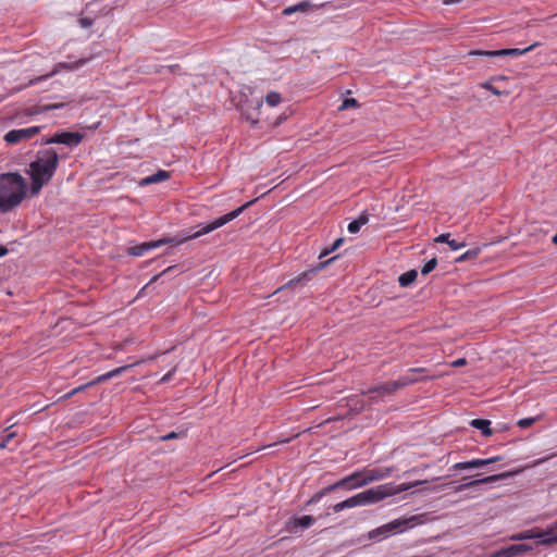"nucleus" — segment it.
I'll return each instance as SVG.
<instances>
[{"mask_svg":"<svg viewBox=\"0 0 557 557\" xmlns=\"http://www.w3.org/2000/svg\"><path fill=\"white\" fill-rule=\"evenodd\" d=\"M314 522V518L312 516H302L300 518L294 519V527H300L302 529L310 528Z\"/></svg>","mask_w":557,"mask_h":557,"instance_id":"26","label":"nucleus"},{"mask_svg":"<svg viewBox=\"0 0 557 557\" xmlns=\"http://www.w3.org/2000/svg\"><path fill=\"white\" fill-rule=\"evenodd\" d=\"M169 177H170V173L168 171L159 170L157 173L141 178L139 182V185L147 186V185H151V184H158V183L166 181Z\"/></svg>","mask_w":557,"mask_h":557,"instance_id":"17","label":"nucleus"},{"mask_svg":"<svg viewBox=\"0 0 557 557\" xmlns=\"http://www.w3.org/2000/svg\"><path fill=\"white\" fill-rule=\"evenodd\" d=\"M83 140V135L78 132H62L45 139L44 144H62L67 147H76Z\"/></svg>","mask_w":557,"mask_h":557,"instance_id":"8","label":"nucleus"},{"mask_svg":"<svg viewBox=\"0 0 557 557\" xmlns=\"http://www.w3.org/2000/svg\"><path fill=\"white\" fill-rule=\"evenodd\" d=\"M388 487L383 484L359 493L362 506L377 504L388 497Z\"/></svg>","mask_w":557,"mask_h":557,"instance_id":"6","label":"nucleus"},{"mask_svg":"<svg viewBox=\"0 0 557 557\" xmlns=\"http://www.w3.org/2000/svg\"><path fill=\"white\" fill-rule=\"evenodd\" d=\"M503 458L500 456H494V457H491V458H486V461H487V465H491V463L500 461Z\"/></svg>","mask_w":557,"mask_h":557,"instance_id":"45","label":"nucleus"},{"mask_svg":"<svg viewBox=\"0 0 557 557\" xmlns=\"http://www.w3.org/2000/svg\"><path fill=\"white\" fill-rule=\"evenodd\" d=\"M261 106H262V102H261V101L257 102V109H260V108H261Z\"/></svg>","mask_w":557,"mask_h":557,"instance_id":"52","label":"nucleus"},{"mask_svg":"<svg viewBox=\"0 0 557 557\" xmlns=\"http://www.w3.org/2000/svg\"><path fill=\"white\" fill-rule=\"evenodd\" d=\"M525 548L527 547L523 544L511 545L510 547H508L507 549L504 550V555L506 557L519 555V554H522L525 550Z\"/></svg>","mask_w":557,"mask_h":557,"instance_id":"29","label":"nucleus"},{"mask_svg":"<svg viewBox=\"0 0 557 557\" xmlns=\"http://www.w3.org/2000/svg\"><path fill=\"white\" fill-rule=\"evenodd\" d=\"M487 466L486 459L475 458L468 461L457 462L453 466L455 470L479 469Z\"/></svg>","mask_w":557,"mask_h":557,"instance_id":"18","label":"nucleus"},{"mask_svg":"<svg viewBox=\"0 0 557 557\" xmlns=\"http://www.w3.org/2000/svg\"><path fill=\"white\" fill-rule=\"evenodd\" d=\"M516 540H536L540 544V531L528 530L515 536Z\"/></svg>","mask_w":557,"mask_h":557,"instance_id":"27","label":"nucleus"},{"mask_svg":"<svg viewBox=\"0 0 557 557\" xmlns=\"http://www.w3.org/2000/svg\"><path fill=\"white\" fill-rule=\"evenodd\" d=\"M360 225L359 223L355 220V221H351L349 224H348V232L354 234V233H357L359 230H360Z\"/></svg>","mask_w":557,"mask_h":557,"instance_id":"39","label":"nucleus"},{"mask_svg":"<svg viewBox=\"0 0 557 557\" xmlns=\"http://www.w3.org/2000/svg\"><path fill=\"white\" fill-rule=\"evenodd\" d=\"M343 242H344L343 238H337L330 248L320 252L319 259H322L325 256H327L329 253H331L332 251L336 250L342 245Z\"/></svg>","mask_w":557,"mask_h":557,"instance_id":"31","label":"nucleus"},{"mask_svg":"<svg viewBox=\"0 0 557 557\" xmlns=\"http://www.w3.org/2000/svg\"><path fill=\"white\" fill-rule=\"evenodd\" d=\"M92 20L91 18H88V17H82L79 18L78 23L82 27L84 28H88L92 25Z\"/></svg>","mask_w":557,"mask_h":557,"instance_id":"40","label":"nucleus"},{"mask_svg":"<svg viewBox=\"0 0 557 557\" xmlns=\"http://www.w3.org/2000/svg\"><path fill=\"white\" fill-rule=\"evenodd\" d=\"M437 264V260L436 258H432L431 260H429L421 269V274L422 275H426L429 274L430 272H432L435 267Z\"/></svg>","mask_w":557,"mask_h":557,"instance_id":"32","label":"nucleus"},{"mask_svg":"<svg viewBox=\"0 0 557 557\" xmlns=\"http://www.w3.org/2000/svg\"><path fill=\"white\" fill-rule=\"evenodd\" d=\"M417 517L395 519L386 524H383L369 532L370 540L382 541L393 534L400 533L407 530L410 522L416 520Z\"/></svg>","mask_w":557,"mask_h":557,"instance_id":"4","label":"nucleus"},{"mask_svg":"<svg viewBox=\"0 0 557 557\" xmlns=\"http://www.w3.org/2000/svg\"><path fill=\"white\" fill-rule=\"evenodd\" d=\"M461 0H445L444 3L446 4H453V3H458L460 2Z\"/></svg>","mask_w":557,"mask_h":557,"instance_id":"49","label":"nucleus"},{"mask_svg":"<svg viewBox=\"0 0 557 557\" xmlns=\"http://www.w3.org/2000/svg\"><path fill=\"white\" fill-rule=\"evenodd\" d=\"M417 276H418V272L416 270L407 271L406 273H404L399 276V278H398L399 285L401 287H407L416 281Z\"/></svg>","mask_w":557,"mask_h":557,"instance_id":"24","label":"nucleus"},{"mask_svg":"<svg viewBox=\"0 0 557 557\" xmlns=\"http://www.w3.org/2000/svg\"><path fill=\"white\" fill-rule=\"evenodd\" d=\"M479 253V250H468L466 251L463 255H461L457 261L458 262H461V261H465V260H468V259H471V258H475Z\"/></svg>","mask_w":557,"mask_h":557,"instance_id":"36","label":"nucleus"},{"mask_svg":"<svg viewBox=\"0 0 557 557\" xmlns=\"http://www.w3.org/2000/svg\"><path fill=\"white\" fill-rule=\"evenodd\" d=\"M421 370H422V369H411V370L409 371V373H407V374H405V375L400 376V377L398 379V382H399L400 387H405V386H407V385H410V384L416 383L418 380H417V377H414V376H413V373H414V372H418V371H421Z\"/></svg>","mask_w":557,"mask_h":557,"instance_id":"25","label":"nucleus"},{"mask_svg":"<svg viewBox=\"0 0 557 557\" xmlns=\"http://www.w3.org/2000/svg\"><path fill=\"white\" fill-rule=\"evenodd\" d=\"M310 7V2L308 1H301L297 4L287 7L283 10V14L286 16H289L296 12H305Z\"/></svg>","mask_w":557,"mask_h":557,"instance_id":"23","label":"nucleus"},{"mask_svg":"<svg viewBox=\"0 0 557 557\" xmlns=\"http://www.w3.org/2000/svg\"><path fill=\"white\" fill-rule=\"evenodd\" d=\"M356 221L359 223L360 226H362V225L367 224L369 220H368V216L361 215Z\"/></svg>","mask_w":557,"mask_h":557,"instance_id":"43","label":"nucleus"},{"mask_svg":"<svg viewBox=\"0 0 557 557\" xmlns=\"http://www.w3.org/2000/svg\"><path fill=\"white\" fill-rule=\"evenodd\" d=\"M536 420H537V417L524 418V419H520L517 424H518V426L525 429V428L531 426Z\"/></svg>","mask_w":557,"mask_h":557,"instance_id":"35","label":"nucleus"},{"mask_svg":"<svg viewBox=\"0 0 557 557\" xmlns=\"http://www.w3.org/2000/svg\"><path fill=\"white\" fill-rule=\"evenodd\" d=\"M87 62V59H81L78 60L77 62H74V63H59L51 73L45 75V76H40L38 77L37 79L35 81H30V85H34L36 82H39V81H42V79H46L50 76H53L54 74L59 73V71L61 69H70V70H76L78 67H81L82 65H84L85 63Z\"/></svg>","mask_w":557,"mask_h":557,"instance_id":"15","label":"nucleus"},{"mask_svg":"<svg viewBox=\"0 0 557 557\" xmlns=\"http://www.w3.org/2000/svg\"><path fill=\"white\" fill-rule=\"evenodd\" d=\"M400 387L398 380L394 382H387L385 384L375 386L368 391L369 394H376L377 396H383L386 394H392L398 391Z\"/></svg>","mask_w":557,"mask_h":557,"instance_id":"16","label":"nucleus"},{"mask_svg":"<svg viewBox=\"0 0 557 557\" xmlns=\"http://www.w3.org/2000/svg\"><path fill=\"white\" fill-rule=\"evenodd\" d=\"M177 437V434L175 432H170L168 434H165L164 436H162V440L163 441H169V440H172V438H175Z\"/></svg>","mask_w":557,"mask_h":557,"instance_id":"44","label":"nucleus"},{"mask_svg":"<svg viewBox=\"0 0 557 557\" xmlns=\"http://www.w3.org/2000/svg\"><path fill=\"white\" fill-rule=\"evenodd\" d=\"M552 242L557 245V233L553 236Z\"/></svg>","mask_w":557,"mask_h":557,"instance_id":"51","label":"nucleus"},{"mask_svg":"<svg viewBox=\"0 0 557 557\" xmlns=\"http://www.w3.org/2000/svg\"><path fill=\"white\" fill-rule=\"evenodd\" d=\"M470 425L482 432L484 436L492 435L491 421L486 419H473L470 421Z\"/></svg>","mask_w":557,"mask_h":557,"instance_id":"19","label":"nucleus"},{"mask_svg":"<svg viewBox=\"0 0 557 557\" xmlns=\"http://www.w3.org/2000/svg\"><path fill=\"white\" fill-rule=\"evenodd\" d=\"M484 87H485V88H487V89H490V90H491L493 94H495V95H499V94H500L496 88H494V87H493V86H491V85H485Z\"/></svg>","mask_w":557,"mask_h":557,"instance_id":"48","label":"nucleus"},{"mask_svg":"<svg viewBox=\"0 0 557 557\" xmlns=\"http://www.w3.org/2000/svg\"><path fill=\"white\" fill-rule=\"evenodd\" d=\"M346 502H347L346 505L348 506V508H355V507L362 506L359 493L347 498Z\"/></svg>","mask_w":557,"mask_h":557,"instance_id":"33","label":"nucleus"},{"mask_svg":"<svg viewBox=\"0 0 557 557\" xmlns=\"http://www.w3.org/2000/svg\"><path fill=\"white\" fill-rule=\"evenodd\" d=\"M131 367H133V364L119 367V368H116V369H114L112 371H109V372H107V373H104L102 375H99V376H97V382L102 383V382H106V381H108V380H110L112 377H115V376L122 374L123 372H125L126 370H128Z\"/></svg>","mask_w":557,"mask_h":557,"instance_id":"22","label":"nucleus"},{"mask_svg":"<svg viewBox=\"0 0 557 557\" xmlns=\"http://www.w3.org/2000/svg\"><path fill=\"white\" fill-rule=\"evenodd\" d=\"M62 106H63L62 103L53 104V106L48 107L47 109H59V108H61Z\"/></svg>","mask_w":557,"mask_h":557,"instance_id":"50","label":"nucleus"},{"mask_svg":"<svg viewBox=\"0 0 557 557\" xmlns=\"http://www.w3.org/2000/svg\"><path fill=\"white\" fill-rule=\"evenodd\" d=\"M424 483H426V481H414V482H409V483H401L398 485H395L393 483H386L383 485L388 487V491H389L388 497H391V496L397 495L401 492H405V491L411 490L413 487H417L419 485H422Z\"/></svg>","mask_w":557,"mask_h":557,"instance_id":"14","label":"nucleus"},{"mask_svg":"<svg viewBox=\"0 0 557 557\" xmlns=\"http://www.w3.org/2000/svg\"><path fill=\"white\" fill-rule=\"evenodd\" d=\"M97 383H98V382H97V377H96L95 380H92V381H90V382H88V383H86V384H83V385H81V386H78V387H76V388L72 389L71 392H69L67 394H65V395H64V398H70V397H72L73 395H75V394H77V393H79V392H83V391H85L87 387L92 386V385H95V384H97Z\"/></svg>","mask_w":557,"mask_h":557,"instance_id":"30","label":"nucleus"},{"mask_svg":"<svg viewBox=\"0 0 557 557\" xmlns=\"http://www.w3.org/2000/svg\"><path fill=\"white\" fill-rule=\"evenodd\" d=\"M8 253L7 247L0 245V258L4 257Z\"/></svg>","mask_w":557,"mask_h":557,"instance_id":"47","label":"nucleus"},{"mask_svg":"<svg viewBox=\"0 0 557 557\" xmlns=\"http://www.w3.org/2000/svg\"><path fill=\"white\" fill-rule=\"evenodd\" d=\"M26 196L25 180L17 173L0 175V211L8 212L17 207Z\"/></svg>","mask_w":557,"mask_h":557,"instance_id":"2","label":"nucleus"},{"mask_svg":"<svg viewBox=\"0 0 557 557\" xmlns=\"http://www.w3.org/2000/svg\"><path fill=\"white\" fill-rule=\"evenodd\" d=\"M513 474H516V472L507 471V472H503V473L493 474V475L484 476V478H481V479H476V480H473L471 482L463 483V484H460V485L456 486V492H461V491H463V490H466V488H468L470 486H474V485H479V484L494 483V482H497L499 480L510 478Z\"/></svg>","mask_w":557,"mask_h":557,"instance_id":"11","label":"nucleus"},{"mask_svg":"<svg viewBox=\"0 0 557 557\" xmlns=\"http://www.w3.org/2000/svg\"><path fill=\"white\" fill-rule=\"evenodd\" d=\"M544 460H545V459H540V460L535 461V465H540V463H542Z\"/></svg>","mask_w":557,"mask_h":557,"instance_id":"53","label":"nucleus"},{"mask_svg":"<svg viewBox=\"0 0 557 557\" xmlns=\"http://www.w3.org/2000/svg\"><path fill=\"white\" fill-rule=\"evenodd\" d=\"M174 242H175L174 238H164V239L143 243L140 245L131 247L128 249V253L132 256L140 257V256H144L146 252L150 251L151 249H154L164 244L174 243Z\"/></svg>","mask_w":557,"mask_h":557,"instance_id":"10","label":"nucleus"},{"mask_svg":"<svg viewBox=\"0 0 557 557\" xmlns=\"http://www.w3.org/2000/svg\"><path fill=\"white\" fill-rule=\"evenodd\" d=\"M470 55H479V57H498L496 53V50L488 51V50H472L469 53Z\"/></svg>","mask_w":557,"mask_h":557,"instance_id":"34","label":"nucleus"},{"mask_svg":"<svg viewBox=\"0 0 557 557\" xmlns=\"http://www.w3.org/2000/svg\"><path fill=\"white\" fill-rule=\"evenodd\" d=\"M157 278H158V275L153 276V277H152V280H151V282L157 281Z\"/></svg>","mask_w":557,"mask_h":557,"instance_id":"54","label":"nucleus"},{"mask_svg":"<svg viewBox=\"0 0 557 557\" xmlns=\"http://www.w3.org/2000/svg\"><path fill=\"white\" fill-rule=\"evenodd\" d=\"M540 544H557V520L554 523L549 524L546 529L540 531Z\"/></svg>","mask_w":557,"mask_h":557,"instance_id":"12","label":"nucleus"},{"mask_svg":"<svg viewBox=\"0 0 557 557\" xmlns=\"http://www.w3.org/2000/svg\"><path fill=\"white\" fill-rule=\"evenodd\" d=\"M357 106V100L354 98L345 99L341 106V109H348Z\"/></svg>","mask_w":557,"mask_h":557,"instance_id":"37","label":"nucleus"},{"mask_svg":"<svg viewBox=\"0 0 557 557\" xmlns=\"http://www.w3.org/2000/svg\"><path fill=\"white\" fill-rule=\"evenodd\" d=\"M364 474L363 471H357L352 474L342 479L341 481L336 482L335 484L326 487L323 492L315 494L309 503H317L326 492L333 491L338 487H347L349 490V486L354 483H360L362 475Z\"/></svg>","mask_w":557,"mask_h":557,"instance_id":"9","label":"nucleus"},{"mask_svg":"<svg viewBox=\"0 0 557 557\" xmlns=\"http://www.w3.org/2000/svg\"><path fill=\"white\" fill-rule=\"evenodd\" d=\"M449 237H450V235L448 233L441 234L440 236H437L435 238V242L448 244V246L450 247V249L453 251L459 250L466 246V244L463 242H457L455 239H450Z\"/></svg>","mask_w":557,"mask_h":557,"instance_id":"20","label":"nucleus"},{"mask_svg":"<svg viewBox=\"0 0 557 557\" xmlns=\"http://www.w3.org/2000/svg\"><path fill=\"white\" fill-rule=\"evenodd\" d=\"M334 258L327 260L326 262L324 263H321L319 267L314 268V269H311L307 272H304L301 273L300 275H298L297 277L295 278H292L287 284L286 286L288 287H296L297 285L299 284H305L306 282H308L312 274H314L318 270L324 268L327 263H330Z\"/></svg>","mask_w":557,"mask_h":557,"instance_id":"13","label":"nucleus"},{"mask_svg":"<svg viewBox=\"0 0 557 557\" xmlns=\"http://www.w3.org/2000/svg\"><path fill=\"white\" fill-rule=\"evenodd\" d=\"M282 97L276 91H271L265 96V103L270 107H276L281 103Z\"/></svg>","mask_w":557,"mask_h":557,"instance_id":"28","label":"nucleus"},{"mask_svg":"<svg viewBox=\"0 0 557 557\" xmlns=\"http://www.w3.org/2000/svg\"><path fill=\"white\" fill-rule=\"evenodd\" d=\"M256 200H251V201H248L246 202L245 205L238 207L237 209L215 219L214 221L210 222V223H206V224H200L198 225L199 230L195 233H191V234H188L186 235L185 237L181 238L180 240L176 242V244H183L187 240H190V239H196L202 235H206V234H209L222 226H224L225 224L230 223L231 221L235 220L236 218H238L249 206H251Z\"/></svg>","mask_w":557,"mask_h":557,"instance_id":"3","label":"nucleus"},{"mask_svg":"<svg viewBox=\"0 0 557 557\" xmlns=\"http://www.w3.org/2000/svg\"><path fill=\"white\" fill-rule=\"evenodd\" d=\"M59 164L55 150L48 148L39 150L36 159L29 164L28 174L32 178L30 191L37 195L50 182Z\"/></svg>","mask_w":557,"mask_h":557,"instance_id":"1","label":"nucleus"},{"mask_svg":"<svg viewBox=\"0 0 557 557\" xmlns=\"http://www.w3.org/2000/svg\"><path fill=\"white\" fill-rule=\"evenodd\" d=\"M467 363V360L465 358H459V359H456L455 361H453L451 366L453 367H462Z\"/></svg>","mask_w":557,"mask_h":557,"instance_id":"42","label":"nucleus"},{"mask_svg":"<svg viewBox=\"0 0 557 557\" xmlns=\"http://www.w3.org/2000/svg\"><path fill=\"white\" fill-rule=\"evenodd\" d=\"M536 45L537 44L531 45L524 49L512 48V49L496 50V53L498 54V57H504V55L519 57V55H522V54L531 51Z\"/></svg>","mask_w":557,"mask_h":557,"instance_id":"21","label":"nucleus"},{"mask_svg":"<svg viewBox=\"0 0 557 557\" xmlns=\"http://www.w3.org/2000/svg\"><path fill=\"white\" fill-rule=\"evenodd\" d=\"M40 132L39 126H29L25 128L11 129L4 135V140L9 145H15L28 140Z\"/></svg>","mask_w":557,"mask_h":557,"instance_id":"7","label":"nucleus"},{"mask_svg":"<svg viewBox=\"0 0 557 557\" xmlns=\"http://www.w3.org/2000/svg\"><path fill=\"white\" fill-rule=\"evenodd\" d=\"M173 372H174V370L168 372L164 376H162L161 382H163V383L169 382L171 380Z\"/></svg>","mask_w":557,"mask_h":557,"instance_id":"46","label":"nucleus"},{"mask_svg":"<svg viewBox=\"0 0 557 557\" xmlns=\"http://www.w3.org/2000/svg\"><path fill=\"white\" fill-rule=\"evenodd\" d=\"M392 468H373L364 470L360 483H354L349 486V490L359 488L366 486L372 482L381 481L389 476Z\"/></svg>","mask_w":557,"mask_h":557,"instance_id":"5","label":"nucleus"},{"mask_svg":"<svg viewBox=\"0 0 557 557\" xmlns=\"http://www.w3.org/2000/svg\"><path fill=\"white\" fill-rule=\"evenodd\" d=\"M15 436V433H9L1 443V447H7L9 442Z\"/></svg>","mask_w":557,"mask_h":557,"instance_id":"41","label":"nucleus"},{"mask_svg":"<svg viewBox=\"0 0 557 557\" xmlns=\"http://www.w3.org/2000/svg\"><path fill=\"white\" fill-rule=\"evenodd\" d=\"M346 504H347V502H346V499H345V500H343V502H341V503L335 504V505L332 507V509H333V511H334V512H339V511H342V510H344V509H349V508H348V506H347Z\"/></svg>","mask_w":557,"mask_h":557,"instance_id":"38","label":"nucleus"}]
</instances>
